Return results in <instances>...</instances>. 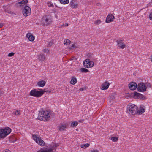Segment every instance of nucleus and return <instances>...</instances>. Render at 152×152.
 Here are the masks:
<instances>
[{"label": "nucleus", "mask_w": 152, "mask_h": 152, "mask_svg": "<svg viewBox=\"0 0 152 152\" xmlns=\"http://www.w3.org/2000/svg\"><path fill=\"white\" fill-rule=\"evenodd\" d=\"M145 110L144 109L140 107L138 110L137 106L134 104H129L127 106V112L132 115H135L136 114H141L142 113L144 112Z\"/></svg>", "instance_id": "f257e3e1"}, {"label": "nucleus", "mask_w": 152, "mask_h": 152, "mask_svg": "<svg viewBox=\"0 0 152 152\" xmlns=\"http://www.w3.org/2000/svg\"><path fill=\"white\" fill-rule=\"evenodd\" d=\"M52 113L51 112L49 111L42 110L39 112L38 117L40 120L47 121L50 119Z\"/></svg>", "instance_id": "f03ea898"}, {"label": "nucleus", "mask_w": 152, "mask_h": 152, "mask_svg": "<svg viewBox=\"0 0 152 152\" xmlns=\"http://www.w3.org/2000/svg\"><path fill=\"white\" fill-rule=\"evenodd\" d=\"M52 22V18L50 15H45L42 18L41 22L44 26H48Z\"/></svg>", "instance_id": "7ed1b4c3"}, {"label": "nucleus", "mask_w": 152, "mask_h": 152, "mask_svg": "<svg viewBox=\"0 0 152 152\" xmlns=\"http://www.w3.org/2000/svg\"><path fill=\"white\" fill-rule=\"evenodd\" d=\"M40 91H37L36 89L31 90L30 93V95L35 97H38L42 96L45 92V90L40 89Z\"/></svg>", "instance_id": "20e7f679"}, {"label": "nucleus", "mask_w": 152, "mask_h": 152, "mask_svg": "<svg viewBox=\"0 0 152 152\" xmlns=\"http://www.w3.org/2000/svg\"><path fill=\"white\" fill-rule=\"evenodd\" d=\"M11 132V129L9 127H7L4 129H0V138H4L9 134Z\"/></svg>", "instance_id": "39448f33"}, {"label": "nucleus", "mask_w": 152, "mask_h": 152, "mask_svg": "<svg viewBox=\"0 0 152 152\" xmlns=\"http://www.w3.org/2000/svg\"><path fill=\"white\" fill-rule=\"evenodd\" d=\"M32 137L34 140L39 145L44 146L45 144V142L42 140L41 138L38 137L36 135L32 134Z\"/></svg>", "instance_id": "423d86ee"}, {"label": "nucleus", "mask_w": 152, "mask_h": 152, "mask_svg": "<svg viewBox=\"0 0 152 152\" xmlns=\"http://www.w3.org/2000/svg\"><path fill=\"white\" fill-rule=\"evenodd\" d=\"M147 87L143 83H140L138 85L137 90L140 92H143L146 91Z\"/></svg>", "instance_id": "0eeeda50"}, {"label": "nucleus", "mask_w": 152, "mask_h": 152, "mask_svg": "<svg viewBox=\"0 0 152 152\" xmlns=\"http://www.w3.org/2000/svg\"><path fill=\"white\" fill-rule=\"evenodd\" d=\"M22 12L25 16L30 15L31 13L30 8L29 6L26 5L23 10Z\"/></svg>", "instance_id": "6e6552de"}, {"label": "nucleus", "mask_w": 152, "mask_h": 152, "mask_svg": "<svg viewBox=\"0 0 152 152\" xmlns=\"http://www.w3.org/2000/svg\"><path fill=\"white\" fill-rule=\"evenodd\" d=\"M83 65L85 67L89 68L92 67L94 64V63L92 61H90L89 59H86L83 62Z\"/></svg>", "instance_id": "1a4fd4ad"}, {"label": "nucleus", "mask_w": 152, "mask_h": 152, "mask_svg": "<svg viewBox=\"0 0 152 152\" xmlns=\"http://www.w3.org/2000/svg\"><path fill=\"white\" fill-rule=\"evenodd\" d=\"M119 48L124 49L126 47V45L124 43V41L123 40H118L116 41Z\"/></svg>", "instance_id": "9d476101"}, {"label": "nucleus", "mask_w": 152, "mask_h": 152, "mask_svg": "<svg viewBox=\"0 0 152 152\" xmlns=\"http://www.w3.org/2000/svg\"><path fill=\"white\" fill-rule=\"evenodd\" d=\"M110 85V84L107 81H105L102 84L101 89L103 90L107 89L108 88Z\"/></svg>", "instance_id": "9b49d317"}, {"label": "nucleus", "mask_w": 152, "mask_h": 152, "mask_svg": "<svg viewBox=\"0 0 152 152\" xmlns=\"http://www.w3.org/2000/svg\"><path fill=\"white\" fill-rule=\"evenodd\" d=\"M129 88L132 90H134L136 89L137 87V85L136 83L132 82L129 84Z\"/></svg>", "instance_id": "f8f14e48"}, {"label": "nucleus", "mask_w": 152, "mask_h": 152, "mask_svg": "<svg viewBox=\"0 0 152 152\" xmlns=\"http://www.w3.org/2000/svg\"><path fill=\"white\" fill-rule=\"evenodd\" d=\"M114 16L112 14H109L107 17L106 22L107 23L111 22L114 20Z\"/></svg>", "instance_id": "ddd939ff"}, {"label": "nucleus", "mask_w": 152, "mask_h": 152, "mask_svg": "<svg viewBox=\"0 0 152 152\" xmlns=\"http://www.w3.org/2000/svg\"><path fill=\"white\" fill-rule=\"evenodd\" d=\"M70 5L73 8H77L78 6L77 1L75 0L72 1L70 2Z\"/></svg>", "instance_id": "4468645a"}, {"label": "nucleus", "mask_w": 152, "mask_h": 152, "mask_svg": "<svg viewBox=\"0 0 152 152\" xmlns=\"http://www.w3.org/2000/svg\"><path fill=\"white\" fill-rule=\"evenodd\" d=\"M26 37L30 41H33L34 40V36L33 35L31 34V33L27 34H26Z\"/></svg>", "instance_id": "2eb2a0df"}, {"label": "nucleus", "mask_w": 152, "mask_h": 152, "mask_svg": "<svg viewBox=\"0 0 152 152\" xmlns=\"http://www.w3.org/2000/svg\"><path fill=\"white\" fill-rule=\"evenodd\" d=\"M67 125L66 124L61 123L60 124L59 127V129L60 131H63L66 128Z\"/></svg>", "instance_id": "dca6fc26"}, {"label": "nucleus", "mask_w": 152, "mask_h": 152, "mask_svg": "<svg viewBox=\"0 0 152 152\" xmlns=\"http://www.w3.org/2000/svg\"><path fill=\"white\" fill-rule=\"evenodd\" d=\"M134 96L137 98L140 99H143V97H144V96L142 95L140 93H137L136 92H135L134 93Z\"/></svg>", "instance_id": "f3484780"}, {"label": "nucleus", "mask_w": 152, "mask_h": 152, "mask_svg": "<svg viewBox=\"0 0 152 152\" xmlns=\"http://www.w3.org/2000/svg\"><path fill=\"white\" fill-rule=\"evenodd\" d=\"M17 139L13 135L10 136L9 137V141L10 143L14 142L17 140Z\"/></svg>", "instance_id": "a211bd4d"}, {"label": "nucleus", "mask_w": 152, "mask_h": 152, "mask_svg": "<svg viewBox=\"0 0 152 152\" xmlns=\"http://www.w3.org/2000/svg\"><path fill=\"white\" fill-rule=\"evenodd\" d=\"M46 84V82L43 80L40 81L38 82L37 83V85L41 87L44 86Z\"/></svg>", "instance_id": "6ab92c4d"}, {"label": "nucleus", "mask_w": 152, "mask_h": 152, "mask_svg": "<svg viewBox=\"0 0 152 152\" xmlns=\"http://www.w3.org/2000/svg\"><path fill=\"white\" fill-rule=\"evenodd\" d=\"M38 57L39 60L42 61H44L46 58L45 57L43 54H41L38 55Z\"/></svg>", "instance_id": "aec40b11"}, {"label": "nucleus", "mask_w": 152, "mask_h": 152, "mask_svg": "<svg viewBox=\"0 0 152 152\" xmlns=\"http://www.w3.org/2000/svg\"><path fill=\"white\" fill-rule=\"evenodd\" d=\"M77 82V80L75 77H73L71 79L70 83L72 85H74Z\"/></svg>", "instance_id": "412c9836"}, {"label": "nucleus", "mask_w": 152, "mask_h": 152, "mask_svg": "<svg viewBox=\"0 0 152 152\" xmlns=\"http://www.w3.org/2000/svg\"><path fill=\"white\" fill-rule=\"evenodd\" d=\"M59 145L58 144H56L54 145L50 148L49 149L51 150V152H55L56 151V150H55L56 148Z\"/></svg>", "instance_id": "4be33fe9"}, {"label": "nucleus", "mask_w": 152, "mask_h": 152, "mask_svg": "<svg viewBox=\"0 0 152 152\" xmlns=\"http://www.w3.org/2000/svg\"><path fill=\"white\" fill-rule=\"evenodd\" d=\"M70 41L67 39H65L64 42V45H69L71 43Z\"/></svg>", "instance_id": "5701e85b"}, {"label": "nucleus", "mask_w": 152, "mask_h": 152, "mask_svg": "<svg viewBox=\"0 0 152 152\" xmlns=\"http://www.w3.org/2000/svg\"><path fill=\"white\" fill-rule=\"evenodd\" d=\"M60 2L64 4H66L69 3V0H59Z\"/></svg>", "instance_id": "b1692460"}, {"label": "nucleus", "mask_w": 152, "mask_h": 152, "mask_svg": "<svg viewBox=\"0 0 152 152\" xmlns=\"http://www.w3.org/2000/svg\"><path fill=\"white\" fill-rule=\"evenodd\" d=\"M80 71L82 72H88L89 71L87 69L84 68H81L80 69Z\"/></svg>", "instance_id": "393cba45"}, {"label": "nucleus", "mask_w": 152, "mask_h": 152, "mask_svg": "<svg viewBox=\"0 0 152 152\" xmlns=\"http://www.w3.org/2000/svg\"><path fill=\"white\" fill-rule=\"evenodd\" d=\"M90 145L88 143H86L85 144H83L81 145L80 147L82 148H86L88 147Z\"/></svg>", "instance_id": "a878e982"}, {"label": "nucleus", "mask_w": 152, "mask_h": 152, "mask_svg": "<svg viewBox=\"0 0 152 152\" xmlns=\"http://www.w3.org/2000/svg\"><path fill=\"white\" fill-rule=\"evenodd\" d=\"M28 2V0H22L20 2H18L19 4H25Z\"/></svg>", "instance_id": "bb28decb"}, {"label": "nucleus", "mask_w": 152, "mask_h": 152, "mask_svg": "<svg viewBox=\"0 0 152 152\" xmlns=\"http://www.w3.org/2000/svg\"><path fill=\"white\" fill-rule=\"evenodd\" d=\"M78 124V123L77 122H72L71 124V126L72 127H75Z\"/></svg>", "instance_id": "cd10ccee"}, {"label": "nucleus", "mask_w": 152, "mask_h": 152, "mask_svg": "<svg viewBox=\"0 0 152 152\" xmlns=\"http://www.w3.org/2000/svg\"><path fill=\"white\" fill-rule=\"evenodd\" d=\"M20 114V111L19 110H17L13 112V114L16 115H19Z\"/></svg>", "instance_id": "c85d7f7f"}, {"label": "nucleus", "mask_w": 152, "mask_h": 152, "mask_svg": "<svg viewBox=\"0 0 152 152\" xmlns=\"http://www.w3.org/2000/svg\"><path fill=\"white\" fill-rule=\"evenodd\" d=\"M101 23V21L100 20H98L94 22V23L96 25H98Z\"/></svg>", "instance_id": "c756f323"}, {"label": "nucleus", "mask_w": 152, "mask_h": 152, "mask_svg": "<svg viewBox=\"0 0 152 152\" xmlns=\"http://www.w3.org/2000/svg\"><path fill=\"white\" fill-rule=\"evenodd\" d=\"M77 48V47L74 44H73L72 46L69 48V49H75Z\"/></svg>", "instance_id": "7c9ffc66"}, {"label": "nucleus", "mask_w": 152, "mask_h": 152, "mask_svg": "<svg viewBox=\"0 0 152 152\" xmlns=\"http://www.w3.org/2000/svg\"><path fill=\"white\" fill-rule=\"evenodd\" d=\"M118 138L117 137H112L111 138V140L114 142H116L118 140Z\"/></svg>", "instance_id": "2f4dec72"}, {"label": "nucleus", "mask_w": 152, "mask_h": 152, "mask_svg": "<svg viewBox=\"0 0 152 152\" xmlns=\"http://www.w3.org/2000/svg\"><path fill=\"white\" fill-rule=\"evenodd\" d=\"M41 151L42 152H51V149H41Z\"/></svg>", "instance_id": "473e14b6"}, {"label": "nucleus", "mask_w": 152, "mask_h": 152, "mask_svg": "<svg viewBox=\"0 0 152 152\" xmlns=\"http://www.w3.org/2000/svg\"><path fill=\"white\" fill-rule=\"evenodd\" d=\"M43 51L46 53H48L49 52V50L48 49H45Z\"/></svg>", "instance_id": "72a5a7b5"}, {"label": "nucleus", "mask_w": 152, "mask_h": 152, "mask_svg": "<svg viewBox=\"0 0 152 152\" xmlns=\"http://www.w3.org/2000/svg\"><path fill=\"white\" fill-rule=\"evenodd\" d=\"M14 54L15 53H14L11 52V53H10L8 54V56L9 57H11V56H13L14 55Z\"/></svg>", "instance_id": "f704fd0d"}, {"label": "nucleus", "mask_w": 152, "mask_h": 152, "mask_svg": "<svg viewBox=\"0 0 152 152\" xmlns=\"http://www.w3.org/2000/svg\"><path fill=\"white\" fill-rule=\"evenodd\" d=\"M70 60H71L75 61L76 60V58L75 56H73L70 59Z\"/></svg>", "instance_id": "c9c22d12"}, {"label": "nucleus", "mask_w": 152, "mask_h": 152, "mask_svg": "<svg viewBox=\"0 0 152 152\" xmlns=\"http://www.w3.org/2000/svg\"><path fill=\"white\" fill-rule=\"evenodd\" d=\"M145 84V86H147L149 87H151V86L150 85V83H146Z\"/></svg>", "instance_id": "e433bc0d"}, {"label": "nucleus", "mask_w": 152, "mask_h": 152, "mask_svg": "<svg viewBox=\"0 0 152 152\" xmlns=\"http://www.w3.org/2000/svg\"><path fill=\"white\" fill-rule=\"evenodd\" d=\"M5 11L6 12H7L9 13H11V11L9 9H7L5 10Z\"/></svg>", "instance_id": "4c0bfd02"}, {"label": "nucleus", "mask_w": 152, "mask_h": 152, "mask_svg": "<svg viewBox=\"0 0 152 152\" xmlns=\"http://www.w3.org/2000/svg\"><path fill=\"white\" fill-rule=\"evenodd\" d=\"M149 18L151 20H152V13H151L149 15Z\"/></svg>", "instance_id": "58836bf2"}, {"label": "nucleus", "mask_w": 152, "mask_h": 152, "mask_svg": "<svg viewBox=\"0 0 152 152\" xmlns=\"http://www.w3.org/2000/svg\"><path fill=\"white\" fill-rule=\"evenodd\" d=\"M52 44H53V43H52V42H49V44L48 45L49 47H51L52 46Z\"/></svg>", "instance_id": "ea45409f"}, {"label": "nucleus", "mask_w": 152, "mask_h": 152, "mask_svg": "<svg viewBox=\"0 0 152 152\" xmlns=\"http://www.w3.org/2000/svg\"><path fill=\"white\" fill-rule=\"evenodd\" d=\"M3 152H11V151L8 149H6L3 151Z\"/></svg>", "instance_id": "a19ab883"}, {"label": "nucleus", "mask_w": 152, "mask_h": 152, "mask_svg": "<svg viewBox=\"0 0 152 152\" xmlns=\"http://www.w3.org/2000/svg\"><path fill=\"white\" fill-rule=\"evenodd\" d=\"M86 89L85 88H80V89H79V90L80 91H83L85 90H86Z\"/></svg>", "instance_id": "79ce46f5"}, {"label": "nucleus", "mask_w": 152, "mask_h": 152, "mask_svg": "<svg viewBox=\"0 0 152 152\" xmlns=\"http://www.w3.org/2000/svg\"><path fill=\"white\" fill-rule=\"evenodd\" d=\"M48 6L50 7H53V5L52 4H51L50 3V4H48Z\"/></svg>", "instance_id": "37998d69"}, {"label": "nucleus", "mask_w": 152, "mask_h": 152, "mask_svg": "<svg viewBox=\"0 0 152 152\" xmlns=\"http://www.w3.org/2000/svg\"><path fill=\"white\" fill-rule=\"evenodd\" d=\"M44 90H45V92H47V93H51V91H48V90L46 91L45 90V89H44Z\"/></svg>", "instance_id": "c03bdc74"}, {"label": "nucleus", "mask_w": 152, "mask_h": 152, "mask_svg": "<svg viewBox=\"0 0 152 152\" xmlns=\"http://www.w3.org/2000/svg\"><path fill=\"white\" fill-rule=\"evenodd\" d=\"M3 26V24L2 23H0V28H1Z\"/></svg>", "instance_id": "a18cd8bd"}, {"label": "nucleus", "mask_w": 152, "mask_h": 152, "mask_svg": "<svg viewBox=\"0 0 152 152\" xmlns=\"http://www.w3.org/2000/svg\"><path fill=\"white\" fill-rule=\"evenodd\" d=\"M91 152H99L98 150H93Z\"/></svg>", "instance_id": "49530a36"}, {"label": "nucleus", "mask_w": 152, "mask_h": 152, "mask_svg": "<svg viewBox=\"0 0 152 152\" xmlns=\"http://www.w3.org/2000/svg\"><path fill=\"white\" fill-rule=\"evenodd\" d=\"M64 26H68V24H67V23H66V24H65V25H64H64H63V26H64Z\"/></svg>", "instance_id": "de8ad7c7"}, {"label": "nucleus", "mask_w": 152, "mask_h": 152, "mask_svg": "<svg viewBox=\"0 0 152 152\" xmlns=\"http://www.w3.org/2000/svg\"><path fill=\"white\" fill-rule=\"evenodd\" d=\"M150 59H151V61L152 62V55L151 56V57Z\"/></svg>", "instance_id": "09e8293b"}, {"label": "nucleus", "mask_w": 152, "mask_h": 152, "mask_svg": "<svg viewBox=\"0 0 152 152\" xmlns=\"http://www.w3.org/2000/svg\"><path fill=\"white\" fill-rule=\"evenodd\" d=\"M37 152H42L41 150L38 151Z\"/></svg>", "instance_id": "8fccbe9b"}, {"label": "nucleus", "mask_w": 152, "mask_h": 152, "mask_svg": "<svg viewBox=\"0 0 152 152\" xmlns=\"http://www.w3.org/2000/svg\"><path fill=\"white\" fill-rule=\"evenodd\" d=\"M2 93H0V96H2Z\"/></svg>", "instance_id": "3c124183"}]
</instances>
